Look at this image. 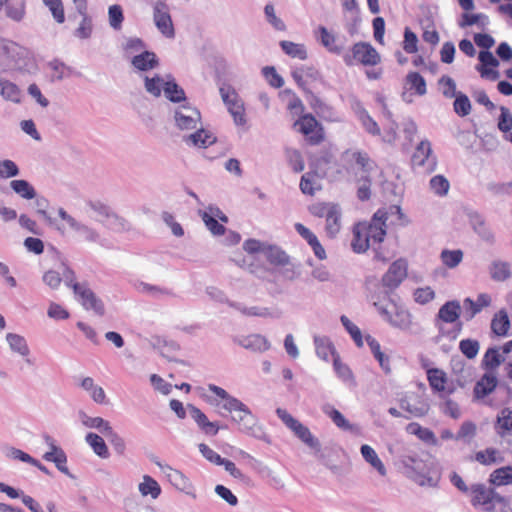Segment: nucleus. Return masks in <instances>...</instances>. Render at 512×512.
<instances>
[{
  "mask_svg": "<svg viewBox=\"0 0 512 512\" xmlns=\"http://www.w3.org/2000/svg\"><path fill=\"white\" fill-rule=\"evenodd\" d=\"M226 411L231 413V420L238 425L241 432L270 443V439L263 431L257 417L243 402L240 400L232 402Z\"/></svg>",
  "mask_w": 512,
  "mask_h": 512,
  "instance_id": "1",
  "label": "nucleus"
},
{
  "mask_svg": "<svg viewBox=\"0 0 512 512\" xmlns=\"http://www.w3.org/2000/svg\"><path fill=\"white\" fill-rule=\"evenodd\" d=\"M58 215L67 223L68 227L75 232L77 238L85 247L94 250L97 246L102 245L101 234L95 228L77 220L63 208L58 209Z\"/></svg>",
  "mask_w": 512,
  "mask_h": 512,
  "instance_id": "2",
  "label": "nucleus"
},
{
  "mask_svg": "<svg viewBox=\"0 0 512 512\" xmlns=\"http://www.w3.org/2000/svg\"><path fill=\"white\" fill-rule=\"evenodd\" d=\"M374 306L381 316L393 327L406 332L412 330V316L403 306L397 305L394 302H390L389 305L374 302Z\"/></svg>",
  "mask_w": 512,
  "mask_h": 512,
  "instance_id": "3",
  "label": "nucleus"
},
{
  "mask_svg": "<svg viewBox=\"0 0 512 512\" xmlns=\"http://www.w3.org/2000/svg\"><path fill=\"white\" fill-rule=\"evenodd\" d=\"M244 250L249 254L260 253L263 257L274 266L289 265V256L280 247L260 242L255 239H249L244 243Z\"/></svg>",
  "mask_w": 512,
  "mask_h": 512,
  "instance_id": "4",
  "label": "nucleus"
},
{
  "mask_svg": "<svg viewBox=\"0 0 512 512\" xmlns=\"http://www.w3.org/2000/svg\"><path fill=\"white\" fill-rule=\"evenodd\" d=\"M175 126L181 131L197 129L201 126V114L199 110L189 103H182L173 110Z\"/></svg>",
  "mask_w": 512,
  "mask_h": 512,
  "instance_id": "5",
  "label": "nucleus"
},
{
  "mask_svg": "<svg viewBox=\"0 0 512 512\" xmlns=\"http://www.w3.org/2000/svg\"><path fill=\"white\" fill-rule=\"evenodd\" d=\"M471 503L474 507H481L483 511L490 512L494 509L496 502H503V498L495 493L493 489L487 488L484 484L471 486Z\"/></svg>",
  "mask_w": 512,
  "mask_h": 512,
  "instance_id": "6",
  "label": "nucleus"
},
{
  "mask_svg": "<svg viewBox=\"0 0 512 512\" xmlns=\"http://www.w3.org/2000/svg\"><path fill=\"white\" fill-rule=\"evenodd\" d=\"M353 60H357L365 66H374L380 62V55L371 44L358 42L352 48V55L344 56L347 65H352Z\"/></svg>",
  "mask_w": 512,
  "mask_h": 512,
  "instance_id": "7",
  "label": "nucleus"
},
{
  "mask_svg": "<svg viewBox=\"0 0 512 512\" xmlns=\"http://www.w3.org/2000/svg\"><path fill=\"white\" fill-rule=\"evenodd\" d=\"M388 219V212L383 209L376 211L370 222L359 223L361 227L365 228L367 236L372 244H380L383 242L386 235V221Z\"/></svg>",
  "mask_w": 512,
  "mask_h": 512,
  "instance_id": "8",
  "label": "nucleus"
},
{
  "mask_svg": "<svg viewBox=\"0 0 512 512\" xmlns=\"http://www.w3.org/2000/svg\"><path fill=\"white\" fill-rule=\"evenodd\" d=\"M399 406L411 417L421 418L430 410V404L426 399H420L414 393H403L398 398Z\"/></svg>",
  "mask_w": 512,
  "mask_h": 512,
  "instance_id": "9",
  "label": "nucleus"
},
{
  "mask_svg": "<svg viewBox=\"0 0 512 512\" xmlns=\"http://www.w3.org/2000/svg\"><path fill=\"white\" fill-rule=\"evenodd\" d=\"M153 19L157 29L166 37L174 38L175 30L169 13L168 5L164 1H157L153 7Z\"/></svg>",
  "mask_w": 512,
  "mask_h": 512,
  "instance_id": "10",
  "label": "nucleus"
},
{
  "mask_svg": "<svg viewBox=\"0 0 512 512\" xmlns=\"http://www.w3.org/2000/svg\"><path fill=\"white\" fill-rule=\"evenodd\" d=\"M230 307L238 310L247 317H260L279 319L283 315V311L277 306L265 307L261 305H244L241 303H229Z\"/></svg>",
  "mask_w": 512,
  "mask_h": 512,
  "instance_id": "11",
  "label": "nucleus"
},
{
  "mask_svg": "<svg viewBox=\"0 0 512 512\" xmlns=\"http://www.w3.org/2000/svg\"><path fill=\"white\" fill-rule=\"evenodd\" d=\"M73 290L79 296L83 307L87 310H93L95 314L103 316L105 313L102 301L95 295V293L88 288L85 284L76 283L73 285Z\"/></svg>",
  "mask_w": 512,
  "mask_h": 512,
  "instance_id": "12",
  "label": "nucleus"
},
{
  "mask_svg": "<svg viewBox=\"0 0 512 512\" xmlns=\"http://www.w3.org/2000/svg\"><path fill=\"white\" fill-rule=\"evenodd\" d=\"M45 442L48 444L50 450L43 455V459L49 462H53L57 469L63 474L73 478L66 463L67 456L64 450L55 444V441L50 436H45Z\"/></svg>",
  "mask_w": 512,
  "mask_h": 512,
  "instance_id": "13",
  "label": "nucleus"
},
{
  "mask_svg": "<svg viewBox=\"0 0 512 512\" xmlns=\"http://www.w3.org/2000/svg\"><path fill=\"white\" fill-rule=\"evenodd\" d=\"M407 277V264L404 260L394 261L382 277V284L389 290L396 289Z\"/></svg>",
  "mask_w": 512,
  "mask_h": 512,
  "instance_id": "14",
  "label": "nucleus"
},
{
  "mask_svg": "<svg viewBox=\"0 0 512 512\" xmlns=\"http://www.w3.org/2000/svg\"><path fill=\"white\" fill-rule=\"evenodd\" d=\"M187 409L190 417L196 422L203 433L210 436H214L218 433L220 429L218 423L209 421L207 416L199 408L192 404H188Z\"/></svg>",
  "mask_w": 512,
  "mask_h": 512,
  "instance_id": "15",
  "label": "nucleus"
},
{
  "mask_svg": "<svg viewBox=\"0 0 512 512\" xmlns=\"http://www.w3.org/2000/svg\"><path fill=\"white\" fill-rule=\"evenodd\" d=\"M497 384V373L495 371H486L474 386V396L477 399L488 396L495 390Z\"/></svg>",
  "mask_w": 512,
  "mask_h": 512,
  "instance_id": "16",
  "label": "nucleus"
},
{
  "mask_svg": "<svg viewBox=\"0 0 512 512\" xmlns=\"http://www.w3.org/2000/svg\"><path fill=\"white\" fill-rule=\"evenodd\" d=\"M221 97L225 104L228 106L229 112L234 118L237 125H244L246 119L244 117L243 104L237 99V95L233 92L229 94L224 88L220 89Z\"/></svg>",
  "mask_w": 512,
  "mask_h": 512,
  "instance_id": "17",
  "label": "nucleus"
},
{
  "mask_svg": "<svg viewBox=\"0 0 512 512\" xmlns=\"http://www.w3.org/2000/svg\"><path fill=\"white\" fill-rule=\"evenodd\" d=\"M491 297L486 293H481L474 301L471 298H465L463 306L465 308V318L467 321L472 320L483 308L490 306Z\"/></svg>",
  "mask_w": 512,
  "mask_h": 512,
  "instance_id": "18",
  "label": "nucleus"
},
{
  "mask_svg": "<svg viewBox=\"0 0 512 512\" xmlns=\"http://www.w3.org/2000/svg\"><path fill=\"white\" fill-rule=\"evenodd\" d=\"M194 133L184 137V142L198 148H207L216 142V137L201 126H198Z\"/></svg>",
  "mask_w": 512,
  "mask_h": 512,
  "instance_id": "19",
  "label": "nucleus"
},
{
  "mask_svg": "<svg viewBox=\"0 0 512 512\" xmlns=\"http://www.w3.org/2000/svg\"><path fill=\"white\" fill-rule=\"evenodd\" d=\"M295 229L312 247L315 256L319 260H324L326 258V252L317 236L301 223H296Z\"/></svg>",
  "mask_w": 512,
  "mask_h": 512,
  "instance_id": "20",
  "label": "nucleus"
},
{
  "mask_svg": "<svg viewBox=\"0 0 512 512\" xmlns=\"http://www.w3.org/2000/svg\"><path fill=\"white\" fill-rule=\"evenodd\" d=\"M461 314V305L459 301L452 300L443 304L437 314L439 320L445 323H454Z\"/></svg>",
  "mask_w": 512,
  "mask_h": 512,
  "instance_id": "21",
  "label": "nucleus"
},
{
  "mask_svg": "<svg viewBox=\"0 0 512 512\" xmlns=\"http://www.w3.org/2000/svg\"><path fill=\"white\" fill-rule=\"evenodd\" d=\"M291 431H293L304 444L313 449L316 453L321 451L320 441L311 433L307 426L298 422Z\"/></svg>",
  "mask_w": 512,
  "mask_h": 512,
  "instance_id": "22",
  "label": "nucleus"
},
{
  "mask_svg": "<svg viewBox=\"0 0 512 512\" xmlns=\"http://www.w3.org/2000/svg\"><path fill=\"white\" fill-rule=\"evenodd\" d=\"M89 207L100 217L99 221H110L111 224L123 226L124 220L120 218L118 215H116L111 210V208L105 205L104 203H101L99 201L90 202Z\"/></svg>",
  "mask_w": 512,
  "mask_h": 512,
  "instance_id": "23",
  "label": "nucleus"
},
{
  "mask_svg": "<svg viewBox=\"0 0 512 512\" xmlns=\"http://www.w3.org/2000/svg\"><path fill=\"white\" fill-rule=\"evenodd\" d=\"M353 109L368 133L372 135H380L381 130L378 124L373 120V118L369 115L367 110L362 106L360 102H355Z\"/></svg>",
  "mask_w": 512,
  "mask_h": 512,
  "instance_id": "24",
  "label": "nucleus"
},
{
  "mask_svg": "<svg viewBox=\"0 0 512 512\" xmlns=\"http://www.w3.org/2000/svg\"><path fill=\"white\" fill-rule=\"evenodd\" d=\"M496 433L500 437L509 435L512 431V408H503L498 416L494 425Z\"/></svg>",
  "mask_w": 512,
  "mask_h": 512,
  "instance_id": "25",
  "label": "nucleus"
},
{
  "mask_svg": "<svg viewBox=\"0 0 512 512\" xmlns=\"http://www.w3.org/2000/svg\"><path fill=\"white\" fill-rule=\"evenodd\" d=\"M239 345L243 348L254 351V352H264L270 348V344L268 340L260 335L253 334L238 341Z\"/></svg>",
  "mask_w": 512,
  "mask_h": 512,
  "instance_id": "26",
  "label": "nucleus"
},
{
  "mask_svg": "<svg viewBox=\"0 0 512 512\" xmlns=\"http://www.w3.org/2000/svg\"><path fill=\"white\" fill-rule=\"evenodd\" d=\"M372 244L369 237L367 236V232L365 228L361 227L358 223L353 228V240L351 242L352 249L356 253L365 252Z\"/></svg>",
  "mask_w": 512,
  "mask_h": 512,
  "instance_id": "27",
  "label": "nucleus"
},
{
  "mask_svg": "<svg viewBox=\"0 0 512 512\" xmlns=\"http://www.w3.org/2000/svg\"><path fill=\"white\" fill-rule=\"evenodd\" d=\"M505 361V357L501 354L497 347L487 349L482 359L481 366L485 371H495Z\"/></svg>",
  "mask_w": 512,
  "mask_h": 512,
  "instance_id": "28",
  "label": "nucleus"
},
{
  "mask_svg": "<svg viewBox=\"0 0 512 512\" xmlns=\"http://www.w3.org/2000/svg\"><path fill=\"white\" fill-rule=\"evenodd\" d=\"M470 221L474 231L481 237L482 240L487 243L494 242V234L482 216L477 213L471 214Z\"/></svg>",
  "mask_w": 512,
  "mask_h": 512,
  "instance_id": "29",
  "label": "nucleus"
},
{
  "mask_svg": "<svg viewBox=\"0 0 512 512\" xmlns=\"http://www.w3.org/2000/svg\"><path fill=\"white\" fill-rule=\"evenodd\" d=\"M361 455L364 460L369 463L381 476L387 475V470L381 459L378 457L376 451L369 445L364 444L360 448Z\"/></svg>",
  "mask_w": 512,
  "mask_h": 512,
  "instance_id": "30",
  "label": "nucleus"
},
{
  "mask_svg": "<svg viewBox=\"0 0 512 512\" xmlns=\"http://www.w3.org/2000/svg\"><path fill=\"white\" fill-rule=\"evenodd\" d=\"M165 469L167 477L174 487H176L180 491H185L192 498H196L195 493L186 491L191 486V484L179 470L173 469L170 466H166Z\"/></svg>",
  "mask_w": 512,
  "mask_h": 512,
  "instance_id": "31",
  "label": "nucleus"
},
{
  "mask_svg": "<svg viewBox=\"0 0 512 512\" xmlns=\"http://www.w3.org/2000/svg\"><path fill=\"white\" fill-rule=\"evenodd\" d=\"M78 416L81 423L85 427L97 429L103 435H105L107 432H110V428L112 426L108 421L104 420L102 417H90L84 411H79Z\"/></svg>",
  "mask_w": 512,
  "mask_h": 512,
  "instance_id": "32",
  "label": "nucleus"
},
{
  "mask_svg": "<svg viewBox=\"0 0 512 512\" xmlns=\"http://www.w3.org/2000/svg\"><path fill=\"white\" fill-rule=\"evenodd\" d=\"M132 65L140 71H147L158 65V59L155 53L144 51L133 57Z\"/></svg>",
  "mask_w": 512,
  "mask_h": 512,
  "instance_id": "33",
  "label": "nucleus"
},
{
  "mask_svg": "<svg viewBox=\"0 0 512 512\" xmlns=\"http://www.w3.org/2000/svg\"><path fill=\"white\" fill-rule=\"evenodd\" d=\"M333 367L338 378H340L344 383L350 387L356 386V380L352 370L347 364L341 361L339 355H335L333 359Z\"/></svg>",
  "mask_w": 512,
  "mask_h": 512,
  "instance_id": "34",
  "label": "nucleus"
},
{
  "mask_svg": "<svg viewBox=\"0 0 512 512\" xmlns=\"http://www.w3.org/2000/svg\"><path fill=\"white\" fill-rule=\"evenodd\" d=\"M85 441L98 457L102 459H106L109 457V449L104 439L100 435L93 432H89L85 436Z\"/></svg>",
  "mask_w": 512,
  "mask_h": 512,
  "instance_id": "35",
  "label": "nucleus"
},
{
  "mask_svg": "<svg viewBox=\"0 0 512 512\" xmlns=\"http://www.w3.org/2000/svg\"><path fill=\"white\" fill-rule=\"evenodd\" d=\"M330 214L325 218L326 225L325 230L329 237L334 238L341 230V209L337 205L336 207H332Z\"/></svg>",
  "mask_w": 512,
  "mask_h": 512,
  "instance_id": "36",
  "label": "nucleus"
},
{
  "mask_svg": "<svg viewBox=\"0 0 512 512\" xmlns=\"http://www.w3.org/2000/svg\"><path fill=\"white\" fill-rule=\"evenodd\" d=\"M0 49L1 52L9 59H11L15 64H17L18 59L23 58L27 54V50L23 47L19 46L17 43L8 40L0 41Z\"/></svg>",
  "mask_w": 512,
  "mask_h": 512,
  "instance_id": "37",
  "label": "nucleus"
},
{
  "mask_svg": "<svg viewBox=\"0 0 512 512\" xmlns=\"http://www.w3.org/2000/svg\"><path fill=\"white\" fill-rule=\"evenodd\" d=\"M314 344L316 354L325 361L328 360L330 354L333 356V358L335 355H338L333 343L326 336H315Z\"/></svg>",
  "mask_w": 512,
  "mask_h": 512,
  "instance_id": "38",
  "label": "nucleus"
},
{
  "mask_svg": "<svg viewBox=\"0 0 512 512\" xmlns=\"http://www.w3.org/2000/svg\"><path fill=\"white\" fill-rule=\"evenodd\" d=\"M510 328V320L507 312L502 309L496 313L491 321V329L493 333L498 336H504L507 334Z\"/></svg>",
  "mask_w": 512,
  "mask_h": 512,
  "instance_id": "39",
  "label": "nucleus"
},
{
  "mask_svg": "<svg viewBox=\"0 0 512 512\" xmlns=\"http://www.w3.org/2000/svg\"><path fill=\"white\" fill-rule=\"evenodd\" d=\"M165 97L174 103H187L184 90L174 81H166L163 87Z\"/></svg>",
  "mask_w": 512,
  "mask_h": 512,
  "instance_id": "40",
  "label": "nucleus"
},
{
  "mask_svg": "<svg viewBox=\"0 0 512 512\" xmlns=\"http://www.w3.org/2000/svg\"><path fill=\"white\" fill-rule=\"evenodd\" d=\"M322 411L332 420V422L340 429L352 430L353 425L344 417V415L330 404H325Z\"/></svg>",
  "mask_w": 512,
  "mask_h": 512,
  "instance_id": "41",
  "label": "nucleus"
},
{
  "mask_svg": "<svg viewBox=\"0 0 512 512\" xmlns=\"http://www.w3.org/2000/svg\"><path fill=\"white\" fill-rule=\"evenodd\" d=\"M474 459L482 465L500 464L504 461L501 453L495 448H487L483 451H478Z\"/></svg>",
  "mask_w": 512,
  "mask_h": 512,
  "instance_id": "42",
  "label": "nucleus"
},
{
  "mask_svg": "<svg viewBox=\"0 0 512 512\" xmlns=\"http://www.w3.org/2000/svg\"><path fill=\"white\" fill-rule=\"evenodd\" d=\"M10 187L17 195L23 199L30 200L36 197V190L26 180H12L10 182Z\"/></svg>",
  "mask_w": 512,
  "mask_h": 512,
  "instance_id": "43",
  "label": "nucleus"
},
{
  "mask_svg": "<svg viewBox=\"0 0 512 512\" xmlns=\"http://www.w3.org/2000/svg\"><path fill=\"white\" fill-rule=\"evenodd\" d=\"M432 154L431 144L428 140H422L412 155V163L415 166H423Z\"/></svg>",
  "mask_w": 512,
  "mask_h": 512,
  "instance_id": "44",
  "label": "nucleus"
},
{
  "mask_svg": "<svg viewBox=\"0 0 512 512\" xmlns=\"http://www.w3.org/2000/svg\"><path fill=\"white\" fill-rule=\"evenodd\" d=\"M80 386L90 393L91 398L98 404L105 402V392L102 387L94 384V380L91 377H85L82 379Z\"/></svg>",
  "mask_w": 512,
  "mask_h": 512,
  "instance_id": "45",
  "label": "nucleus"
},
{
  "mask_svg": "<svg viewBox=\"0 0 512 512\" xmlns=\"http://www.w3.org/2000/svg\"><path fill=\"white\" fill-rule=\"evenodd\" d=\"M427 378L434 391L442 392L445 390V384L447 382L445 372L438 368H431L427 370Z\"/></svg>",
  "mask_w": 512,
  "mask_h": 512,
  "instance_id": "46",
  "label": "nucleus"
},
{
  "mask_svg": "<svg viewBox=\"0 0 512 512\" xmlns=\"http://www.w3.org/2000/svg\"><path fill=\"white\" fill-rule=\"evenodd\" d=\"M344 156L348 161L354 162L365 172H369L373 168V162L364 152L348 150L344 153Z\"/></svg>",
  "mask_w": 512,
  "mask_h": 512,
  "instance_id": "47",
  "label": "nucleus"
},
{
  "mask_svg": "<svg viewBox=\"0 0 512 512\" xmlns=\"http://www.w3.org/2000/svg\"><path fill=\"white\" fill-rule=\"evenodd\" d=\"M6 340L13 352L18 353L21 356H27L29 354V347L23 336L15 333H8L6 335Z\"/></svg>",
  "mask_w": 512,
  "mask_h": 512,
  "instance_id": "48",
  "label": "nucleus"
},
{
  "mask_svg": "<svg viewBox=\"0 0 512 512\" xmlns=\"http://www.w3.org/2000/svg\"><path fill=\"white\" fill-rule=\"evenodd\" d=\"M490 276L495 281H505L511 276L510 264L505 261H494L490 266Z\"/></svg>",
  "mask_w": 512,
  "mask_h": 512,
  "instance_id": "49",
  "label": "nucleus"
},
{
  "mask_svg": "<svg viewBox=\"0 0 512 512\" xmlns=\"http://www.w3.org/2000/svg\"><path fill=\"white\" fill-rule=\"evenodd\" d=\"M405 87L414 89L420 96L425 95L427 92L426 81L418 72H410L405 78Z\"/></svg>",
  "mask_w": 512,
  "mask_h": 512,
  "instance_id": "50",
  "label": "nucleus"
},
{
  "mask_svg": "<svg viewBox=\"0 0 512 512\" xmlns=\"http://www.w3.org/2000/svg\"><path fill=\"white\" fill-rule=\"evenodd\" d=\"M142 496L150 495L153 499L158 498L161 493L159 484L150 476H143V481L138 486Z\"/></svg>",
  "mask_w": 512,
  "mask_h": 512,
  "instance_id": "51",
  "label": "nucleus"
},
{
  "mask_svg": "<svg viewBox=\"0 0 512 512\" xmlns=\"http://www.w3.org/2000/svg\"><path fill=\"white\" fill-rule=\"evenodd\" d=\"M280 46L282 50L292 58H298L300 60L307 58V51L303 44L283 40L280 42Z\"/></svg>",
  "mask_w": 512,
  "mask_h": 512,
  "instance_id": "52",
  "label": "nucleus"
},
{
  "mask_svg": "<svg viewBox=\"0 0 512 512\" xmlns=\"http://www.w3.org/2000/svg\"><path fill=\"white\" fill-rule=\"evenodd\" d=\"M20 94L19 88L14 83L4 79L0 80V95L5 100L19 103Z\"/></svg>",
  "mask_w": 512,
  "mask_h": 512,
  "instance_id": "53",
  "label": "nucleus"
},
{
  "mask_svg": "<svg viewBox=\"0 0 512 512\" xmlns=\"http://www.w3.org/2000/svg\"><path fill=\"white\" fill-rule=\"evenodd\" d=\"M333 162V157L329 153H324L317 157L313 163V174L320 178H324L328 174V169Z\"/></svg>",
  "mask_w": 512,
  "mask_h": 512,
  "instance_id": "54",
  "label": "nucleus"
},
{
  "mask_svg": "<svg viewBox=\"0 0 512 512\" xmlns=\"http://www.w3.org/2000/svg\"><path fill=\"white\" fill-rule=\"evenodd\" d=\"M318 31L320 33V42L330 52L340 54L343 50L342 47L335 45L336 37L328 31L324 26H319Z\"/></svg>",
  "mask_w": 512,
  "mask_h": 512,
  "instance_id": "55",
  "label": "nucleus"
},
{
  "mask_svg": "<svg viewBox=\"0 0 512 512\" xmlns=\"http://www.w3.org/2000/svg\"><path fill=\"white\" fill-rule=\"evenodd\" d=\"M165 84L166 81L160 75H155L154 77L145 76L144 78L146 91L154 97L161 95Z\"/></svg>",
  "mask_w": 512,
  "mask_h": 512,
  "instance_id": "56",
  "label": "nucleus"
},
{
  "mask_svg": "<svg viewBox=\"0 0 512 512\" xmlns=\"http://www.w3.org/2000/svg\"><path fill=\"white\" fill-rule=\"evenodd\" d=\"M490 482L494 485H507L512 482V468L502 467L490 475Z\"/></svg>",
  "mask_w": 512,
  "mask_h": 512,
  "instance_id": "57",
  "label": "nucleus"
},
{
  "mask_svg": "<svg viewBox=\"0 0 512 512\" xmlns=\"http://www.w3.org/2000/svg\"><path fill=\"white\" fill-rule=\"evenodd\" d=\"M459 350L468 359H474L480 350V343L475 339H463L459 343Z\"/></svg>",
  "mask_w": 512,
  "mask_h": 512,
  "instance_id": "58",
  "label": "nucleus"
},
{
  "mask_svg": "<svg viewBox=\"0 0 512 512\" xmlns=\"http://www.w3.org/2000/svg\"><path fill=\"white\" fill-rule=\"evenodd\" d=\"M441 260L448 268L457 267L463 259L461 250H443L441 252Z\"/></svg>",
  "mask_w": 512,
  "mask_h": 512,
  "instance_id": "59",
  "label": "nucleus"
},
{
  "mask_svg": "<svg viewBox=\"0 0 512 512\" xmlns=\"http://www.w3.org/2000/svg\"><path fill=\"white\" fill-rule=\"evenodd\" d=\"M109 25L114 30H119L122 27L124 20L122 7L118 4L111 5L108 9Z\"/></svg>",
  "mask_w": 512,
  "mask_h": 512,
  "instance_id": "60",
  "label": "nucleus"
},
{
  "mask_svg": "<svg viewBox=\"0 0 512 512\" xmlns=\"http://www.w3.org/2000/svg\"><path fill=\"white\" fill-rule=\"evenodd\" d=\"M430 189L439 196L447 195L450 184L449 181L442 175H436L430 180Z\"/></svg>",
  "mask_w": 512,
  "mask_h": 512,
  "instance_id": "61",
  "label": "nucleus"
},
{
  "mask_svg": "<svg viewBox=\"0 0 512 512\" xmlns=\"http://www.w3.org/2000/svg\"><path fill=\"white\" fill-rule=\"evenodd\" d=\"M454 110L459 116H467L471 112V103L469 98L463 94L458 93L455 96Z\"/></svg>",
  "mask_w": 512,
  "mask_h": 512,
  "instance_id": "62",
  "label": "nucleus"
},
{
  "mask_svg": "<svg viewBox=\"0 0 512 512\" xmlns=\"http://www.w3.org/2000/svg\"><path fill=\"white\" fill-rule=\"evenodd\" d=\"M317 124L318 123L316 119L312 115L308 114L304 115L300 120L296 121L295 127H297L298 131L301 133L309 135L314 131Z\"/></svg>",
  "mask_w": 512,
  "mask_h": 512,
  "instance_id": "63",
  "label": "nucleus"
},
{
  "mask_svg": "<svg viewBox=\"0 0 512 512\" xmlns=\"http://www.w3.org/2000/svg\"><path fill=\"white\" fill-rule=\"evenodd\" d=\"M500 112L501 114L498 118L497 127L503 133L510 132L512 129V114L505 106L500 107Z\"/></svg>",
  "mask_w": 512,
  "mask_h": 512,
  "instance_id": "64",
  "label": "nucleus"
}]
</instances>
